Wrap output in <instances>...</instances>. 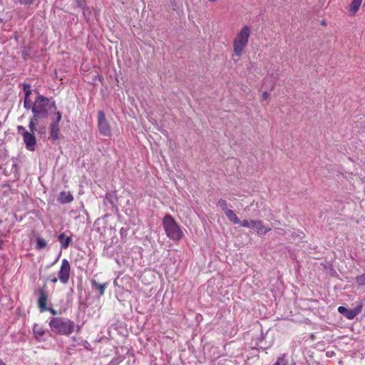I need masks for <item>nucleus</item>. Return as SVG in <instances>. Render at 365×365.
Instances as JSON below:
<instances>
[{"label":"nucleus","instance_id":"1","mask_svg":"<svg viewBox=\"0 0 365 365\" xmlns=\"http://www.w3.org/2000/svg\"><path fill=\"white\" fill-rule=\"evenodd\" d=\"M56 110L55 102L41 95H38L32 106L34 116L41 120L46 118L49 112L56 111Z\"/></svg>","mask_w":365,"mask_h":365},{"label":"nucleus","instance_id":"2","mask_svg":"<svg viewBox=\"0 0 365 365\" xmlns=\"http://www.w3.org/2000/svg\"><path fill=\"white\" fill-rule=\"evenodd\" d=\"M251 34V28L249 26H243L236 34L233 40V51L237 56H242L247 47Z\"/></svg>","mask_w":365,"mask_h":365},{"label":"nucleus","instance_id":"3","mask_svg":"<svg viewBox=\"0 0 365 365\" xmlns=\"http://www.w3.org/2000/svg\"><path fill=\"white\" fill-rule=\"evenodd\" d=\"M49 327L55 334L69 335L73 331L75 324L67 318L55 317L49 322Z\"/></svg>","mask_w":365,"mask_h":365},{"label":"nucleus","instance_id":"4","mask_svg":"<svg viewBox=\"0 0 365 365\" xmlns=\"http://www.w3.org/2000/svg\"><path fill=\"white\" fill-rule=\"evenodd\" d=\"M163 226L166 235L173 241H179L183 237L180 226L170 215H166L163 219Z\"/></svg>","mask_w":365,"mask_h":365},{"label":"nucleus","instance_id":"5","mask_svg":"<svg viewBox=\"0 0 365 365\" xmlns=\"http://www.w3.org/2000/svg\"><path fill=\"white\" fill-rule=\"evenodd\" d=\"M241 226L250 228L256 232L259 235H265L270 231L269 227L264 225L261 220H245L241 222Z\"/></svg>","mask_w":365,"mask_h":365},{"label":"nucleus","instance_id":"6","mask_svg":"<svg viewBox=\"0 0 365 365\" xmlns=\"http://www.w3.org/2000/svg\"><path fill=\"white\" fill-rule=\"evenodd\" d=\"M17 130L23 136V140L25 143L26 148L30 151L35 150L36 144V137L34 133L29 132L24 126L19 125Z\"/></svg>","mask_w":365,"mask_h":365},{"label":"nucleus","instance_id":"7","mask_svg":"<svg viewBox=\"0 0 365 365\" xmlns=\"http://www.w3.org/2000/svg\"><path fill=\"white\" fill-rule=\"evenodd\" d=\"M98 125L99 131L102 135L104 136H109L110 135L109 123L106 118L104 113L101 110L98 113Z\"/></svg>","mask_w":365,"mask_h":365},{"label":"nucleus","instance_id":"8","mask_svg":"<svg viewBox=\"0 0 365 365\" xmlns=\"http://www.w3.org/2000/svg\"><path fill=\"white\" fill-rule=\"evenodd\" d=\"M71 266L69 262L63 259L61 262L60 270L58 272V279L63 284H66L68 282L70 277Z\"/></svg>","mask_w":365,"mask_h":365},{"label":"nucleus","instance_id":"9","mask_svg":"<svg viewBox=\"0 0 365 365\" xmlns=\"http://www.w3.org/2000/svg\"><path fill=\"white\" fill-rule=\"evenodd\" d=\"M61 120V113L58 111L55 114V118H53V122L50 125V138L53 140H56L59 138V127L58 123Z\"/></svg>","mask_w":365,"mask_h":365},{"label":"nucleus","instance_id":"10","mask_svg":"<svg viewBox=\"0 0 365 365\" xmlns=\"http://www.w3.org/2000/svg\"><path fill=\"white\" fill-rule=\"evenodd\" d=\"M363 303L361 302H358V304L354 309H346L345 317L348 319H353L356 317L362 310Z\"/></svg>","mask_w":365,"mask_h":365},{"label":"nucleus","instance_id":"11","mask_svg":"<svg viewBox=\"0 0 365 365\" xmlns=\"http://www.w3.org/2000/svg\"><path fill=\"white\" fill-rule=\"evenodd\" d=\"M46 301H47V294L43 289H41L39 290V298H38V307H39L41 312H43L47 310Z\"/></svg>","mask_w":365,"mask_h":365},{"label":"nucleus","instance_id":"12","mask_svg":"<svg viewBox=\"0 0 365 365\" xmlns=\"http://www.w3.org/2000/svg\"><path fill=\"white\" fill-rule=\"evenodd\" d=\"M362 1L363 0H351L348 8V12L350 16H354L357 13L361 6Z\"/></svg>","mask_w":365,"mask_h":365},{"label":"nucleus","instance_id":"13","mask_svg":"<svg viewBox=\"0 0 365 365\" xmlns=\"http://www.w3.org/2000/svg\"><path fill=\"white\" fill-rule=\"evenodd\" d=\"M33 331H34L35 338L38 341H41L45 340L43 337L45 334V331L41 326L36 324H34V328H33Z\"/></svg>","mask_w":365,"mask_h":365},{"label":"nucleus","instance_id":"14","mask_svg":"<svg viewBox=\"0 0 365 365\" xmlns=\"http://www.w3.org/2000/svg\"><path fill=\"white\" fill-rule=\"evenodd\" d=\"M73 200V195L70 192L63 191L60 193L58 201L61 203H69Z\"/></svg>","mask_w":365,"mask_h":365},{"label":"nucleus","instance_id":"15","mask_svg":"<svg viewBox=\"0 0 365 365\" xmlns=\"http://www.w3.org/2000/svg\"><path fill=\"white\" fill-rule=\"evenodd\" d=\"M58 240L61 243V248L66 249L71 242V237L66 236L64 233H62L58 237Z\"/></svg>","mask_w":365,"mask_h":365},{"label":"nucleus","instance_id":"16","mask_svg":"<svg viewBox=\"0 0 365 365\" xmlns=\"http://www.w3.org/2000/svg\"><path fill=\"white\" fill-rule=\"evenodd\" d=\"M225 214L226 217L228 218V220L233 222L234 224H241L242 222H240V219L238 218V217L233 210H226V212H225Z\"/></svg>","mask_w":365,"mask_h":365},{"label":"nucleus","instance_id":"17","mask_svg":"<svg viewBox=\"0 0 365 365\" xmlns=\"http://www.w3.org/2000/svg\"><path fill=\"white\" fill-rule=\"evenodd\" d=\"M41 119L33 115V117L30 119L29 125L30 133L34 134V132L36 130V126L41 122Z\"/></svg>","mask_w":365,"mask_h":365},{"label":"nucleus","instance_id":"18","mask_svg":"<svg viewBox=\"0 0 365 365\" xmlns=\"http://www.w3.org/2000/svg\"><path fill=\"white\" fill-rule=\"evenodd\" d=\"M273 365H296V363L294 361H289L285 355H283Z\"/></svg>","mask_w":365,"mask_h":365},{"label":"nucleus","instance_id":"19","mask_svg":"<svg viewBox=\"0 0 365 365\" xmlns=\"http://www.w3.org/2000/svg\"><path fill=\"white\" fill-rule=\"evenodd\" d=\"M73 3L75 4L76 6L79 7L82 9L83 14L85 17H86V4L85 0H73Z\"/></svg>","mask_w":365,"mask_h":365},{"label":"nucleus","instance_id":"20","mask_svg":"<svg viewBox=\"0 0 365 365\" xmlns=\"http://www.w3.org/2000/svg\"><path fill=\"white\" fill-rule=\"evenodd\" d=\"M92 286L96 287L100 295H103L106 289V284H98L95 280L91 282Z\"/></svg>","mask_w":365,"mask_h":365},{"label":"nucleus","instance_id":"21","mask_svg":"<svg viewBox=\"0 0 365 365\" xmlns=\"http://www.w3.org/2000/svg\"><path fill=\"white\" fill-rule=\"evenodd\" d=\"M46 242L43 238L38 237L36 240V248L41 250L46 247Z\"/></svg>","mask_w":365,"mask_h":365},{"label":"nucleus","instance_id":"22","mask_svg":"<svg viewBox=\"0 0 365 365\" xmlns=\"http://www.w3.org/2000/svg\"><path fill=\"white\" fill-rule=\"evenodd\" d=\"M217 206H219L224 211V212H226V210H230L227 208V204L226 200H222V199H221L218 201Z\"/></svg>","mask_w":365,"mask_h":365},{"label":"nucleus","instance_id":"23","mask_svg":"<svg viewBox=\"0 0 365 365\" xmlns=\"http://www.w3.org/2000/svg\"><path fill=\"white\" fill-rule=\"evenodd\" d=\"M33 104L34 103H32L30 98H24V106L25 108H26V109L31 108L32 110Z\"/></svg>","mask_w":365,"mask_h":365},{"label":"nucleus","instance_id":"24","mask_svg":"<svg viewBox=\"0 0 365 365\" xmlns=\"http://www.w3.org/2000/svg\"><path fill=\"white\" fill-rule=\"evenodd\" d=\"M24 91L25 93L24 98H30V95L31 94V86L29 85H28V84L24 85Z\"/></svg>","mask_w":365,"mask_h":365},{"label":"nucleus","instance_id":"25","mask_svg":"<svg viewBox=\"0 0 365 365\" xmlns=\"http://www.w3.org/2000/svg\"><path fill=\"white\" fill-rule=\"evenodd\" d=\"M356 282L359 285L365 284V274H361L356 278Z\"/></svg>","mask_w":365,"mask_h":365},{"label":"nucleus","instance_id":"26","mask_svg":"<svg viewBox=\"0 0 365 365\" xmlns=\"http://www.w3.org/2000/svg\"><path fill=\"white\" fill-rule=\"evenodd\" d=\"M338 312L344 316L346 314V308L344 307L340 306L338 307Z\"/></svg>","mask_w":365,"mask_h":365},{"label":"nucleus","instance_id":"27","mask_svg":"<svg viewBox=\"0 0 365 365\" xmlns=\"http://www.w3.org/2000/svg\"><path fill=\"white\" fill-rule=\"evenodd\" d=\"M34 0H19V3L25 5H30L33 3Z\"/></svg>","mask_w":365,"mask_h":365},{"label":"nucleus","instance_id":"28","mask_svg":"<svg viewBox=\"0 0 365 365\" xmlns=\"http://www.w3.org/2000/svg\"><path fill=\"white\" fill-rule=\"evenodd\" d=\"M269 96V94L267 92H264L262 93V98H263L264 100L267 99Z\"/></svg>","mask_w":365,"mask_h":365},{"label":"nucleus","instance_id":"29","mask_svg":"<svg viewBox=\"0 0 365 365\" xmlns=\"http://www.w3.org/2000/svg\"><path fill=\"white\" fill-rule=\"evenodd\" d=\"M47 310L50 311L53 315L56 314V312L52 308H47Z\"/></svg>","mask_w":365,"mask_h":365},{"label":"nucleus","instance_id":"30","mask_svg":"<svg viewBox=\"0 0 365 365\" xmlns=\"http://www.w3.org/2000/svg\"><path fill=\"white\" fill-rule=\"evenodd\" d=\"M57 278L56 277H53L52 279H51V282H53V283H56L57 282Z\"/></svg>","mask_w":365,"mask_h":365},{"label":"nucleus","instance_id":"31","mask_svg":"<svg viewBox=\"0 0 365 365\" xmlns=\"http://www.w3.org/2000/svg\"><path fill=\"white\" fill-rule=\"evenodd\" d=\"M3 241L0 239V249L2 248Z\"/></svg>","mask_w":365,"mask_h":365},{"label":"nucleus","instance_id":"32","mask_svg":"<svg viewBox=\"0 0 365 365\" xmlns=\"http://www.w3.org/2000/svg\"><path fill=\"white\" fill-rule=\"evenodd\" d=\"M209 2L214 3L216 2L217 0H207Z\"/></svg>","mask_w":365,"mask_h":365},{"label":"nucleus","instance_id":"33","mask_svg":"<svg viewBox=\"0 0 365 365\" xmlns=\"http://www.w3.org/2000/svg\"><path fill=\"white\" fill-rule=\"evenodd\" d=\"M0 365H6L2 361H0Z\"/></svg>","mask_w":365,"mask_h":365}]
</instances>
